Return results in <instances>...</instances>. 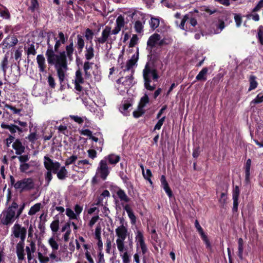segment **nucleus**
<instances>
[{"mask_svg": "<svg viewBox=\"0 0 263 263\" xmlns=\"http://www.w3.org/2000/svg\"><path fill=\"white\" fill-rule=\"evenodd\" d=\"M1 127L3 128L8 129L12 134H14L16 133L17 131H18L20 132H23V130L21 128L13 124L8 125L4 123H3L1 124Z\"/></svg>", "mask_w": 263, "mask_h": 263, "instance_id": "nucleus-30", "label": "nucleus"}, {"mask_svg": "<svg viewBox=\"0 0 263 263\" xmlns=\"http://www.w3.org/2000/svg\"><path fill=\"white\" fill-rule=\"evenodd\" d=\"M251 164V160L250 159H248L245 165V180L248 182L250 180V168Z\"/></svg>", "mask_w": 263, "mask_h": 263, "instance_id": "nucleus-35", "label": "nucleus"}, {"mask_svg": "<svg viewBox=\"0 0 263 263\" xmlns=\"http://www.w3.org/2000/svg\"><path fill=\"white\" fill-rule=\"evenodd\" d=\"M106 247V252L108 254L111 253V248L112 246V242L110 239H107L105 243Z\"/></svg>", "mask_w": 263, "mask_h": 263, "instance_id": "nucleus-54", "label": "nucleus"}, {"mask_svg": "<svg viewBox=\"0 0 263 263\" xmlns=\"http://www.w3.org/2000/svg\"><path fill=\"white\" fill-rule=\"evenodd\" d=\"M92 63L88 61L85 62L84 63L83 68L85 72V77L86 79H89L91 77V74L88 71L92 67Z\"/></svg>", "mask_w": 263, "mask_h": 263, "instance_id": "nucleus-36", "label": "nucleus"}, {"mask_svg": "<svg viewBox=\"0 0 263 263\" xmlns=\"http://www.w3.org/2000/svg\"><path fill=\"white\" fill-rule=\"evenodd\" d=\"M20 162L22 163H26L29 159V157L28 155H21L17 157Z\"/></svg>", "mask_w": 263, "mask_h": 263, "instance_id": "nucleus-56", "label": "nucleus"}, {"mask_svg": "<svg viewBox=\"0 0 263 263\" xmlns=\"http://www.w3.org/2000/svg\"><path fill=\"white\" fill-rule=\"evenodd\" d=\"M42 204L41 203H37L34 204L30 208L28 213V215L30 216L35 215L37 212H39L40 210Z\"/></svg>", "mask_w": 263, "mask_h": 263, "instance_id": "nucleus-38", "label": "nucleus"}, {"mask_svg": "<svg viewBox=\"0 0 263 263\" xmlns=\"http://www.w3.org/2000/svg\"><path fill=\"white\" fill-rule=\"evenodd\" d=\"M27 138L29 140V141L34 142L37 139V135L35 133H31L28 135Z\"/></svg>", "mask_w": 263, "mask_h": 263, "instance_id": "nucleus-63", "label": "nucleus"}, {"mask_svg": "<svg viewBox=\"0 0 263 263\" xmlns=\"http://www.w3.org/2000/svg\"><path fill=\"white\" fill-rule=\"evenodd\" d=\"M29 245L26 247V252L27 255V259L28 261H30L33 258L32 254L36 251V245L34 241H29Z\"/></svg>", "mask_w": 263, "mask_h": 263, "instance_id": "nucleus-19", "label": "nucleus"}, {"mask_svg": "<svg viewBox=\"0 0 263 263\" xmlns=\"http://www.w3.org/2000/svg\"><path fill=\"white\" fill-rule=\"evenodd\" d=\"M149 98L147 94H145L140 100L138 108L133 111V115H142L144 113V107L148 103Z\"/></svg>", "mask_w": 263, "mask_h": 263, "instance_id": "nucleus-14", "label": "nucleus"}, {"mask_svg": "<svg viewBox=\"0 0 263 263\" xmlns=\"http://www.w3.org/2000/svg\"><path fill=\"white\" fill-rule=\"evenodd\" d=\"M10 40V42L9 43H7V45H9L10 47L14 46L18 42L17 39L15 36H12L11 37H7L5 40V42L7 41H9Z\"/></svg>", "mask_w": 263, "mask_h": 263, "instance_id": "nucleus-49", "label": "nucleus"}, {"mask_svg": "<svg viewBox=\"0 0 263 263\" xmlns=\"http://www.w3.org/2000/svg\"><path fill=\"white\" fill-rule=\"evenodd\" d=\"M44 164L47 170L45 174V179L47 185H48L52 179V172L55 174L57 170L60 168V163L57 161H54L47 156L44 157Z\"/></svg>", "mask_w": 263, "mask_h": 263, "instance_id": "nucleus-8", "label": "nucleus"}, {"mask_svg": "<svg viewBox=\"0 0 263 263\" xmlns=\"http://www.w3.org/2000/svg\"><path fill=\"white\" fill-rule=\"evenodd\" d=\"M12 146L15 151L16 155H20L24 152L25 147L19 140H16L12 144Z\"/></svg>", "mask_w": 263, "mask_h": 263, "instance_id": "nucleus-23", "label": "nucleus"}, {"mask_svg": "<svg viewBox=\"0 0 263 263\" xmlns=\"http://www.w3.org/2000/svg\"><path fill=\"white\" fill-rule=\"evenodd\" d=\"M208 72V68L207 67H204L199 72V73L196 77V81H204L206 80V75Z\"/></svg>", "mask_w": 263, "mask_h": 263, "instance_id": "nucleus-31", "label": "nucleus"}, {"mask_svg": "<svg viewBox=\"0 0 263 263\" xmlns=\"http://www.w3.org/2000/svg\"><path fill=\"white\" fill-rule=\"evenodd\" d=\"M258 38L260 43L263 45V28H260L258 32Z\"/></svg>", "mask_w": 263, "mask_h": 263, "instance_id": "nucleus-64", "label": "nucleus"}, {"mask_svg": "<svg viewBox=\"0 0 263 263\" xmlns=\"http://www.w3.org/2000/svg\"><path fill=\"white\" fill-rule=\"evenodd\" d=\"M132 106V104L129 101H125L121 105L119 109L122 114H125L128 112V109Z\"/></svg>", "mask_w": 263, "mask_h": 263, "instance_id": "nucleus-32", "label": "nucleus"}, {"mask_svg": "<svg viewBox=\"0 0 263 263\" xmlns=\"http://www.w3.org/2000/svg\"><path fill=\"white\" fill-rule=\"evenodd\" d=\"M138 38L136 34H134L132 36V37L130 39V43H129V46L130 47H134L135 45L137 44L138 42Z\"/></svg>", "mask_w": 263, "mask_h": 263, "instance_id": "nucleus-60", "label": "nucleus"}, {"mask_svg": "<svg viewBox=\"0 0 263 263\" xmlns=\"http://www.w3.org/2000/svg\"><path fill=\"white\" fill-rule=\"evenodd\" d=\"M160 181L161 185L163 190L165 191V193L167 194L169 197H171L173 195L172 192L169 187L168 184L166 180L165 176L162 175L161 177Z\"/></svg>", "mask_w": 263, "mask_h": 263, "instance_id": "nucleus-25", "label": "nucleus"}, {"mask_svg": "<svg viewBox=\"0 0 263 263\" xmlns=\"http://www.w3.org/2000/svg\"><path fill=\"white\" fill-rule=\"evenodd\" d=\"M110 197V193L107 190H104L98 197L96 204L97 205H106L107 198Z\"/></svg>", "mask_w": 263, "mask_h": 263, "instance_id": "nucleus-18", "label": "nucleus"}, {"mask_svg": "<svg viewBox=\"0 0 263 263\" xmlns=\"http://www.w3.org/2000/svg\"><path fill=\"white\" fill-rule=\"evenodd\" d=\"M1 66L4 73L5 74L6 70L8 67V59L7 56H5L1 63Z\"/></svg>", "mask_w": 263, "mask_h": 263, "instance_id": "nucleus-44", "label": "nucleus"}, {"mask_svg": "<svg viewBox=\"0 0 263 263\" xmlns=\"http://www.w3.org/2000/svg\"><path fill=\"white\" fill-rule=\"evenodd\" d=\"M91 164L86 159L79 160L76 164L72 165V170L76 172H80V169H89Z\"/></svg>", "mask_w": 263, "mask_h": 263, "instance_id": "nucleus-16", "label": "nucleus"}, {"mask_svg": "<svg viewBox=\"0 0 263 263\" xmlns=\"http://www.w3.org/2000/svg\"><path fill=\"white\" fill-rule=\"evenodd\" d=\"M135 233V242L137 249H140L143 255L146 254L147 251V248L144 241L143 232L139 230H137Z\"/></svg>", "mask_w": 263, "mask_h": 263, "instance_id": "nucleus-10", "label": "nucleus"}, {"mask_svg": "<svg viewBox=\"0 0 263 263\" xmlns=\"http://www.w3.org/2000/svg\"><path fill=\"white\" fill-rule=\"evenodd\" d=\"M48 83L50 87L52 88H54L55 86V83L54 79L52 76H49L48 78Z\"/></svg>", "mask_w": 263, "mask_h": 263, "instance_id": "nucleus-62", "label": "nucleus"}, {"mask_svg": "<svg viewBox=\"0 0 263 263\" xmlns=\"http://www.w3.org/2000/svg\"><path fill=\"white\" fill-rule=\"evenodd\" d=\"M55 41V45L54 47V52H58L62 45L64 44L67 40V37L65 36L64 34L62 32H59L58 33V37H53Z\"/></svg>", "mask_w": 263, "mask_h": 263, "instance_id": "nucleus-15", "label": "nucleus"}, {"mask_svg": "<svg viewBox=\"0 0 263 263\" xmlns=\"http://www.w3.org/2000/svg\"><path fill=\"white\" fill-rule=\"evenodd\" d=\"M151 28L153 30L157 28L159 25V20L157 18L152 17L149 22Z\"/></svg>", "mask_w": 263, "mask_h": 263, "instance_id": "nucleus-46", "label": "nucleus"}, {"mask_svg": "<svg viewBox=\"0 0 263 263\" xmlns=\"http://www.w3.org/2000/svg\"><path fill=\"white\" fill-rule=\"evenodd\" d=\"M104 159L106 160V161L108 160L110 164L115 165L119 161L120 157L118 155L111 154L106 157Z\"/></svg>", "mask_w": 263, "mask_h": 263, "instance_id": "nucleus-33", "label": "nucleus"}, {"mask_svg": "<svg viewBox=\"0 0 263 263\" xmlns=\"http://www.w3.org/2000/svg\"><path fill=\"white\" fill-rule=\"evenodd\" d=\"M36 61L38 64L40 72H44L46 71V64L45 59L43 54H39L36 57Z\"/></svg>", "mask_w": 263, "mask_h": 263, "instance_id": "nucleus-22", "label": "nucleus"}, {"mask_svg": "<svg viewBox=\"0 0 263 263\" xmlns=\"http://www.w3.org/2000/svg\"><path fill=\"white\" fill-rule=\"evenodd\" d=\"M78 159V157L76 155H72L71 156L68 158L65 162V164L66 166L69 165L70 164H76V162Z\"/></svg>", "mask_w": 263, "mask_h": 263, "instance_id": "nucleus-43", "label": "nucleus"}, {"mask_svg": "<svg viewBox=\"0 0 263 263\" xmlns=\"http://www.w3.org/2000/svg\"><path fill=\"white\" fill-rule=\"evenodd\" d=\"M62 232H65L63 236V239L65 242L68 241L71 234L70 223L66 222L61 229Z\"/></svg>", "mask_w": 263, "mask_h": 263, "instance_id": "nucleus-21", "label": "nucleus"}, {"mask_svg": "<svg viewBox=\"0 0 263 263\" xmlns=\"http://www.w3.org/2000/svg\"><path fill=\"white\" fill-rule=\"evenodd\" d=\"M73 81L75 89L78 92H81L83 90L82 85L85 83V81L82 72L80 69L76 71Z\"/></svg>", "mask_w": 263, "mask_h": 263, "instance_id": "nucleus-13", "label": "nucleus"}, {"mask_svg": "<svg viewBox=\"0 0 263 263\" xmlns=\"http://www.w3.org/2000/svg\"><path fill=\"white\" fill-rule=\"evenodd\" d=\"M85 36L86 39H87V40L90 41V44H92V39L93 36V32H92V31L91 29L87 28L86 30L85 33Z\"/></svg>", "mask_w": 263, "mask_h": 263, "instance_id": "nucleus-48", "label": "nucleus"}, {"mask_svg": "<svg viewBox=\"0 0 263 263\" xmlns=\"http://www.w3.org/2000/svg\"><path fill=\"white\" fill-rule=\"evenodd\" d=\"M125 23L124 18L122 15H119L116 21V27L114 29L117 33L120 31L121 28L124 26Z\"/></svg>", "mask_w": 263, "mask_h": 263, "instance_id": "nucleus-29", "label": "nucleus"}, {"mask_svg": "<svg viewBox=\"0 0 263 263\" xmlns=\"http://www.w3.org/2000/svg\"><path fill=\"white\" fill-rule=\"evenodd\" d=\"M66 214L70 219H78L77 214L71 209L67 208L66 209Z\"/></svg>", "mask_w": 263, "mask_h": 263, "instance_id": "nucleus-45", "label": "nucleus"}, {"mask_svg": "<svg viewBox=\"0 0 263 263\" xmlns=\"http://www.w3.org/2000/svg\"><path fill=\"white\" fill-rule=\"evenodd\" d=\"M249 81L250 84L249 88L248 89L249 91L255 89L257 87L258 83L256 81V77L255 76L253 75L250 76Z\"/></svg>", "mask_w": 263, "mask_h": 263, "instance_id": "nucleus-34", "label": "nucleus"}, {"mask_svg": "<svg viewBox=\"0 0 263 263\" xmlns=\"http://www.w3.org/2000/svg\"><path fill=\"white\" fill-rule=\"evenodd\" d=\"M263 102V95L261 93H259L256 98L253 99L251 102V104H259Z\"/></svg>", "mask_w": 263, "mask_h": 263, "instance_id": "nucleus-53", "label": "nucleus"}, {"mask_svg": "<svg viewBox=\"0 0 263 263\" xmlns=\"http://www.w3.org/2000/svg\"><path fill=\"white\" fill-rule=\"evenodd\" d=\"M164 119H165V116H163V118L159 119V121H158V122L157 123V124H156V125L155 126L154 129V130L160 129L161 128L162 125L163 124Z\"/></svg>", "mask_w": 263, "mask_h": 263, "instance_id": "nucleus-57", "label": "nucleus"}, {"mask_svg": "<svg viewBox=\"0 0 263 263\" xmlns=\"http://www.w3.org/2000/svg\"><path fill=\"white\" fill-rule=\"evenodd\" d=\"M238 256L240 259H242V258H243L242 255H243V241L241 238H240L238 239Z\"/></svg>", "mask_w": 263, "mask_h": 263, "instance_id": "nucleus-41", "label": "nucleus"}, {"mask_svg": "<svg viewBox=\"0 0 263 263\" xmlns=\"http://www.w3.org/2000/svg\"><path fill=\"white\" fill-rule=\"evenodd\" d=\"M143 78L144 80V86L149 90L152 91L156 88L155 85H150L152 79L157 81L158 79V75L157 70L152 66L147 64L143 71Z\"/></svg>", "mask_w": 263, "mask_h": 263, "instance_id": "nucleus-5", "label": "nucleus"}, {"mask_svg": "<svg viewBox=\"0 0 263 263\" xmlns=\"http://www.w3.org/2000/svg\"><path fill=\"white\" fill-rule=\"evenodd\" d=\"M94 48L93 44H90V45H87L85 47V57L87 60H90L94 57Z\"/></svg>", "mask_w": 263, "mask_h": 263, "instance_id": "nucleus-26", "label": "nucleus"}, {"mask_svg": "<svg viewBox=\"0 0 263 263\" xmlns=\"http://www.w3.org/2000/svg\"><path fill=\"white\" fill-rule=\"evenodd\" d=\"M49 65H54L57 71V74L61 86L65 84V73L67 70V65H64L58 63H48Z\"/></svg>", "mask_w": 263, "mask_h": 263, "instance_id": "nucleus-12", "label": "nucleus"}, {"mask_svg": "<svg viewBox=\"0 0 263 263\" xmlns=\"http://www.w3.org/2000/svg\"><path fill=\"white\" fill-rule=\"evenodd\" d=\"M195 226L196 228L197 229L198 232H199V233L200 234L201 236L203 235L204 234H205L204 232H203V230L202 228H201V227L199 224V222L197 220H196L195 221Z\"/></svg>", "mask_w": 263, "mask_h": 263, "instance_id": "nucleus-59", "label": "nucleus"}, {"mask_svg": "<svg viewBox=\"0 0 263 263\" xmlns=\"http://www.w3.org/2000/svg\"><path fill=\"white\" fill-rule=\"evenodd\" d=\"M11 185L15 190L20 192L30 191L34 187V182L31 178H25L15 182L13 176H10Z\"/></svg>", "mask_w": 263, "mask_h": 263, "instance_id": "nucleus-6", "label": "nucleus"}, {"mask_svg": "<svg viewBox=\"0 0 263 263\" xmlns=\"http://www.w3.org/2000/svg\"><path fill=\"white\" fill-rule=\"evenodd\" d=\"M142 175H143V176L144 178V179L147 180L149 182V183L151 184H153L152 181L151 179V177L152 174L151 171L149 169H147L146 170V172H145V171L143 172L142 173Z\"/></svg>", "mask_w": 263, "mask_h": 263, "instance_id": "nucleus-47", "label": "nucleus"}, {"mask_svg": "<svg viewBox=\"0 0 263 263\" xmlns=\"http://www.w3.org/2000/svg\"><path fill=\"white\" fill-rule=\"evenodd\" d=\"M117 34V32L115 30L111 29V27L106 26L103 29L101 36L96 37L95 42L96 45L103 44L104 43L112 44L116 40L115 35Z\"/></svg>", "mask_w": 263, "mask_h": 263, "instance_id": "nucleus-7", "label": "nucleus"}, {"mask_svg": "<svg viewBox=\"0 0 263 263\" xmlns=\"http://www.w3.org/2000/svg\"><path fill=\"white\" fill-rule=\"evenodd\" d=\"M135 30L138 33H141L143 31V25L140 21H137L135 23Z\"/></svg>", "mask_w": 263, "mask_h": 263, "instance_id": "nucleus-51", "label": "nucleus"}, {"mask_svg": "<svg viewBox=\"0 0 263 263\" xmlns=\"http://www.w3.org/2000/svg\"><path fill=\"white\" fill-rule=\"evenodd\" d=\"M50 229L52 232L53 235H55L59 228V220L55 219L53 220L50 224Z\"/></svg>", "mask_w": 263, "mask_h": 263, "instance_id": "nucleus-42", "label": "nucleus"}, {"mask_svg": "<svg viewBox=\"0 0 263 263\" xmlns=\"http://www.w3.org/2000/svg\"><path fill=\"white\" fill-rule=\"evenodd\" d=\"M48 36L47 40L48 48L46 52V56L48 63H58L64 65H67V61H72L73 59V55L74 48L73 41H71L68 45L65 46V50L55 54L53 51L52 44L50 43Z\"/></svg>", "mask_w": 263, "mask_h": 263, "instance_id": "nucleus-2", "label": "nucleus"}, {"mask_svg": "<svg viewBox=\"0 0 263 263\" xmlns=\"http://www.w3.org/2000/svg\"><path fill=\"white\" fill-rule=\"evenodd\" d=\"M26 52L28 55H35L36 51L33 44H31L29 45L28 47L26 49Z\"/></svg>", "mask_w": 263, "mask_h": 263, "instance_id": "nucleus-50", "label": "nucleus"}, {"mask_svg": "<svg viewBox=\"0 0 263 263\" xmlns=\"http://www.w3.org/2000/svg\"><path fill=\"white\" fill-rule=\"evenodd\" d=\"M48 243L53 251H57L59 249V245L55 240V235H53L48 240Z\"/></svg>", "mask_w": 263, "mask_h": 263, "instance_id": "nucleus-40", "label": "nucleus"}, {"mask_svg": "<svg viewBox=\"0 0 263 263\" xmlns=\"http://www.w3.org/2000/svg\"><path fill=\"white\" fill-rule=\"evenodd\" d=\"M77 37V49L79 50V52H81L82 51V50L85 46L84 40L83 38V37L80 34H78Z\"/></svg>", "mask_w": 263, "mask_h": 263, "instance_id": "nucleus-37", "label": "nucleus"}, {"mask_svg": "<svg viewBox=\"0 0 263 263\" xmlns=\"http://www.w3.org/2000/svg\"><path fill=\"white\" fill-rule=\"evenodd\" d=\"M11 241H13L14 238H20V240H25L27 234L26 228L22 224L16 222L11 230Z\"/></svg>", "mask_w": 263, "mask_h": 263, "instance_id": "nucleus-9", "label": "nucleus"}, {"mask_svg": "<svg viewBox=\"0 0 263 263\" xmlns=\"http://www.w3.org/2000/svg\"><path fill=\"white\" fill-rule=\"evenodd\" d=\"M110 173V170L107 165L106 160L100 161L96 171V175L99 176L102 180H105Z\"/></svg>", "mask_w": 263, "mask_h": 263, "instance_id": "nucleus-11", "label": "nucleus"}, {"mask_svg": "<svg viewBox=\"0 0 263 263\" xmlns=\"http://www.w3.org/2000/svg\"><path fill=\"white\" fill-rule=\"evenodd\" d=\"M31 162L29 163H24L20 164V170L21 172L24 173L28 171L31 166Z\"/></svg>", "mask_w": 263, "mask_h": 263, "instance_id": "nucleus-52", "label": "nucleus"}, {"mask_svg": "<svg viewBox=\"0 0 263 263\" xmlns=\"http://www.w3.org/2000/svg\"><path fill=\"white\" fill-rule=\"evenodd\" d=\"M99 219V217L98 215L93 216L90 220L88 223V226L91 228L92 227V226L98 221Z\"/></svg>", "mask_w": 263, "mask_h": 263, "instance_id": "nucleus-58", "label": "nucleus"}, {"mask_svg": "<svg viewBox=\"0 0 263 263\" xmlns=\"http://www.w3.org/2000/svg\"><path fill=\"white\" fill-rule=\"evenodd\" d=\"M120 226L115 229L116 245L122 258L123 263H129L131 252L133 249L132 234L128 231L127 223L120 220Z\"/></svg>", "mask_w": 263, "mask_h": 263, "instance_id": "nucleus-1", "label": "nucleus"}, {"mask_svg": "<svg viewBox=\"0 0 263 263\" xmlns=\"http://www.w3.org/2000/svg\"><path fill=\"white\" fill-rule=\"evenodd\" d=\"M24 242L25 240H20L16 246V253L19 260H22L25 258Z\"/></svg>", "mask_w": 263, "mask_h": 263, "instance_id": "nucleus-17", "label": "nucleus"}, {"mask_svg": "<svg viewBox=\"0 0 263 263\" xmlns=\"http://www.w3.org/2000/svg\"><path fill=\"white\" fill-rule=\"evenodd\" d=\"M92 251H87L85 252V256L89 263H95L93 258L91 256Z\"/></svg>", "mask_w": 263, "mask_h": 263, "instance_id": "nucleus-61", "label": "nucleus"}, {"mask_svg": "<svg viewBox=\"0 0 263 263\" xmlns=\"http://www.w3.org/2000/svg\"><path fill=\"white\" fill-rule=\"evenodd\" d=\"M138 59V55L134 54L131 59L127 61L124 65H122L121 68L123 72H121L122 77L117 80V83L119 84L118 89L120 95H123L126 90L133 85L134 78L133 74L134 73L133 67L136 64Z\"/></svg>", "mask_w": 263, "mask_h": 263, "instance_id": "nucleus-3", "label": "nucleus"}, {"mask_svg": "<svg viewBox=\"0 0 263 263\" xmlns=\"http://www.w3.org/2000/svg\"><path fill=\"white\" fill-rule=\"evenodd\" d=\"M57 174V177L60 180H64L67 177L68 172L65 166H60L59 168L55 172Z\"/></svg>", "mask_w": 263, "mask_h": 263, "instance_id": "nucleus-27", "label": "nucleus"}, {"mask_svg": "<svg viewBox=\"0 0 263 263\" xmlns=\"http://www.w3.org/2000/svg\"><path fill=\"white\" fill-rule=\"evenodd\" d=\"M116 194L121 201L128 202L130 201L129 198L127 196L123 190L118 187L116 191Z\"/></svg>", "mask_w": 263, "mask_h": 263, "instance_id": "nucleus-28", "label": "nucleus"}, {"mask_svg": "<svg viewBox=\"0 0 263 263\" xmlns=\"http://www.w3.org/2000/svg\"><path fill=\"white\" fill-rule=\"evenodd\" d=\"M18 208V204L13 202L10 206L5 209L0 215V222L3 225L9 226L18 219L16 211Z\"/></svg>", "mask_w": 263, "mask_h": 263, "instance_id": "nucleus-4", "label": "nucleus"}, {"mask_svg": "<svg viewBox=\"0 0 263 263\" xmlns=\"http://www.w3.org/2000/svg\"><path fill=\"white\" fill-rule=\"evenodd\" d=\"M160 35L157 33H155L151 35L147 42V47L150 48L151 50L157 44L160 40Z\"/></svg>", "mask_w": 263, "mask_h": 263, "instance_id": "nucleus-20", "label": "nucleus"}, {"mask_svg": "<svg viewBox=\"0 0 263 263\" xmlns=\"http://www.w3.org/2000/svg\"><path fill=\"white\" fill-rule=\"evenodd\" d=\"M262 8H263V0H260L256 6L253 9L252 12L259 11Z\"/></svg>", "mask_w": 263, "mask_h": 263, "instance_id": "nucleus-55", "label": "nucleus"}, {"mask_svg": "<svg viewBox=\"0 0 263 263\" xmlns=\"http://www.w3.org/2000/svg\"><path fill=\"white\" fill-rule=\"evenodd\" d=\"M123 209L125 210L130 220V222L132 224H135L136 222V217L133 212L132 208L129 204H126L123 206Z\"/></svg>", "mask_w": 263, "mask_h": 263, "instance_id": "nucleus-24", "label": "nucleus"}, {"mask_svg": "<svg viewBox=\"0 0 263 263\" xmlns=\"http://www.w3.org/2000/svg\"><path fill=\"white\" fill-rule=\"evenodd\" d=\"M5 109L8 114H17L20 112V109H17L15 107L10 105H6Z\"/></svg>", "mask_w": 263, "mask_h": 263, "instance_id": "nucleus-39", "label": "nucleus"}]
</instances>
